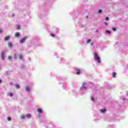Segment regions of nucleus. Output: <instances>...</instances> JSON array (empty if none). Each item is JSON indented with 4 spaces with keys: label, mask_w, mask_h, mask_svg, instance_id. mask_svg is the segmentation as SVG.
Here are the masks:
<instances>
[{
    "label": "nucleus",
    "mask_w": 128,
    "mask_h": 128,
    "mask_svg": "<svg viewBox=\"0 0 128 128\" xmlns=\"http://www.w3.org/2000/svg\"><path fill=\"white\" fill-rule=\"evenodd\" d=\"M94 58L98 64L100 63V58L98 56V55L97 53H94Z\"/></svg>",
    "instance_id": "f257e3e1"
},
{
    "label": "nucleus",
    "mask_w": 128,
    "mask_h": 128,
    "mask_svg": "<svg viewBox=\"0 0 128 128\" xmlns=\"http://www.w3.org/2000/svg\"><path fill=\"white\" fill-rule=\"evenodd\" d=\"M0 57L2 60H4V52H2Z\"/></svg>",
    "instance_id": "f03ea898"
},
{
    "label": "nucleus",
    "mask_w": 128,
    "mask_h": 128,
    "mask_svg": "<svg viewBox=\"0 0 128 128\" xmlns=\"http://www.w3.org/2000/svg\"><path fill=\"white\" fill-rule=\"evenodd\" d=\"M26 39V37H24V38H22L21 40H20V44H22V42H24V40Z\"/></svg>",
    "instance_id": "7ed1b4c3"
},
{
    "label": "nucleus",
    "mask_w": 128,
    "mask_h": 128,
    "mask_svg": "<svg viewBox=\"0 0 128 128\" xmlns=\"http://www.w3.org/2000/svg\"><path fill=\"white\" fill-rule=\"evenodd\" d=\"M100 112H106V108H104L100 110Z\"/></svg>",
    "instance_id": "20e7f679"
},
{
    "label": "nucleus",
    "mask_w": 128,
    "mask_h": 128,
    "mask_svg": "<svg viewBox=\"0 0 128 128\" xmlns=\"http://www.w3.org/2000/svg\"><path fill=\"white\" fill-rule=\"evenodd\" d=\"M26 92H30V88L28 86H26Z\"/></svg>",
    "instance_id": "39448f33"
},
{
    "label": "nucleus",
    "mask_w": 128,
    "mask_h": 128,
    "mask_svg": "<svg viewBox=\"0 0 128 128\" xmlns=\"http://www.w3.org/2000/svg\"><path fill=\"white\" fill-rule=\"evenodd\" d=\"M20 36V34L18 32H16L14 34V36L16 38H18V36Z\"/></svg>",
    "instance_id": "423d86ee"
},
{
    "label": "nucleus",
    "mask_w": 128,
    "mask_h": 128,
    "mask_svg": "<svg viewBox=\"0 0 128 128\" xmlns=\"http://www.w3.org/2000/svg\"><path fill=\"white\" fill-rule=\"evenodd\" d=\"M76 74H80V69H76Z\"/></svg>",
    "instance_id": "0eeeda50"
},
{
    "label": "nucleus",
    "mask_w": 128,
    "mask_h": 128,
    "mask_svg": "<svg viewBox=\"0 0 128 128\" xmlns=\"http://www.w3.org/2000/svg\"><path fill=\"white\" fill-rule=\"evenodd\" d=\"M10 38L9 36H6L4 38L5 40H10Z\"/></svg>",
    "instance_id": "6e6552de"
},
{
    "label": "nucleus",
    "mask_w": 128,
    "mask_h": 128,
    "mask_svg": "<svg viewBox=\"0 0 128 128\" xmlns=\"http://www.w3.org/2000/svg\"><path fill=\"white\" fill-rule=\"evenodd\" d=\"M18 58H20V60H22V58H24V57L22 56V55L19 54L18 55Z\"/></svg>",
    "instance_id": "1a4fd4ad"
},
{
    "label": "nucleus",
    "mask_w": 128,
    "mask_h": 128,
    "mask_svg": "<svg viewBox=\"0 0 128 128\" xmlns=\"http://www.w3.org/2000/svg\"><path fill=\"white\" fill-rule=\"evenodd\" d=\"M8 46L10 48H12V44L10 42L8 43Z\"/></svg>",
    "instance_id": "9d476101"
},
{
    "label": "nucleus",
    "mask_w": 128,
    "mask_h": 128,
    "mask_svg": "<svg viewBox=\"0 0 128 128\" xmlns=\"http://www.w3.org/2000/svg\"><path fill=\"white\" fill-rule=\"evenodd\" d=\"M38 112H42V110L41 108H38Z\"/></svg>",
    "instance_id": "9b49d317"
},
{
    "label": "nucleus",
    "mask_w": 128,
    "mask_h": 128,
    "mask_svg": "<svg viewBox=\"0 0 128 128\" xmlns=\"http://www.w3.org/2000/svg\"><path fill=\"white\" fill-rule=\"evenodd\" d=\"M112 74H113V78H116V74L114 72Z\"/></svg>",
    "instance_id": "f8f14e48"
},
{
    "label": "nucleus",
    "mask_w": 128,
    "mask_h": 128,
    "mask_svg": "<svg viewBox=\"0 0 128 128\" xmlns=\"http://www.w3.org/2000/svg\"><path fill=\"white\" fill-rule=\"evenodd\" d=\"M80 90H86V86H82V88H80Z\"/></svg>",
    "instance_id": "ddd939ff"
},
{
    "label": "nucleus",
    "mask_w": 128,
    "mask_h": 128,
    "mask_svg": "<svg viewBox=\"0 0 128 128\" xmlns=\"http://www.w3.org/2000/svg\"><path fill=\"white\" fill-rule=\"evenodd\" d=\"M8 94L10 96H14V94L12 92L9 93Z\"/></svg>",
    "instance_id": "4468645a"
},
{
    "label": "nucleus",
    "mask_w": 128,
    "mask_h": 128,
    "mask_svg": "<svg viewBox=\"0 0 128 128\" xmlns=\"http://www.w3.org/2000/svg\"><path fill=\"white\" fill-rule=\"evenodd\" d=\"M16 88H20V85L18 84L16 85Z\"/></svg>",
    "instance_id": "2eb2a0df"
},
{
    "label": "nucleus",
    "mask_w": 128,
    "mask_h": 128,
    "mask_svg": "<svg viewBox=\"0 0 128 128\" xmlns=\"http://www.w3.org/2000/svg\"><path fill=\"white\" fill-rule=\"evenodd\" d=\"M25 116L24 115H22L21 116L20 118H22V120H24V118Z\"/></svg>",
    "instance_id": "dca6fc26"
},
{
    "label": "nucleus",
    "mask_w": 128,
    "mask_h": 128,
    "mask_svg": "<svg viewBox=\"0 0 128 128\" xmlns=\"http://www.w3.org/2000/svg\"><path fill=\"white\" fill-rule=\"evenodd\" d=\"M91 40H92L90 39H88L86 42L87 44H88V42H90Z\"/></svg>",
    "instance_id": "f3484780"
},
{
    "label": "nucleus",
    "mask_w": 128,
    "mask_h": 128,
    "mask_svg": "<svg viewBox=\"0 0 128 128\" xmlns=\"http://www.w3.org/2000/svg\"><path fill=\"white\" fill-rule=\"evenodd\" d=\"M8 120H12V118H10V117H8Z\"/></svg>",
    "instance_id": "a211bd4d"
},
{
    "label": "nucleus",
    "mask_w": 128,
    "mask_h": 128,
    "mask_svg": "<svg viewBox=\"0 0 128 128\" xmlns=\"http://www.w3.org/2000/svg\"><path fill=\"white\" fill-rule=\"evenodd\" d=\"M17 30H20V26H18L16 28Z\"/></svg>",
    "instance_id": "6ab92c4d"
},
{
    "label": "nucleus",
    "mask_w": 128,
    "mask_h": 128,
    "mask_svg": "<svg viewBox=\"0 0 128 128\" xmlns=\"http://www.w3.org/2000/svg\"><path fill=\"white\" fill-rule=\"evenodd\" d=\"M102 10H98V13L100 14V13H102Z\"/></svg>",
    "instance_id": "aec40b11"
},
{
    "label": "nucleus",
    "mask_w": 128,
    "mask_h": 128,
    "mask_svg": "<svg viewBox=\"0 0 128 128\" xmlns=\"http://www.w3.org/2000/svg\"><path fill=\"white\" fill-rule=\"evenodd\" d=\"M26 118H30V114H27L26 115Z\"/></svg>",
    "instance_id": "412c9836"
},
{
    "label": "nucleus",
    "mask_w": 128,
    "mask_h": 128,
    "mask_svg": "<svg viewBox=\"0 0 128 128\" xmlns=\"http://www.w3.org/2000/svg\"><path fill=\"white\" fill-rule=\"evenodd\" d=\"M90 98H91V100H92V101L94 100V96H91Z\"/></svg>",
    "instance_id": "4be33fe9"
},
{
    "label": "nucleus",
    "mask_w": 128,
    "mask_h": 128,
    "mask_svg": "<svg viewBox=\"0 0 128 128\" xmlns=\"http://www.w3.org/2000/svg\"><path fill=\"white\" fill-rule=\"evenodd\" d=\"M106 34H111L110 31L106 30Z\"/></svg>",
    "instance_id": "5701e85b"
},
{
    "label": "nucleus",
    "mask_w": 128,
    "mask_h": 128,
    "mask_svg": "<svg viewBox=\"0 0 128 128\" xmlns=\"http://www.w3.org/2000/svg\"><path fill=\"white\" fill-rule=\"evenodd\" d=\"M50 36H52L53 38H54V34H50Z\"/></svg>",
    "instance_id": "b1692460"
},
{
    "label": "nucleus",
    "mask_w": 128,
    "mask_h": 128,
    "mask_svg": "<svg viewBox=\"0 0 128 128\" xmlns=\"http://www.w3.org/2000/svg\"><path fill=\"white\" fill-rule=\"evenodd\" d=\"M8 60H12V56H8Z\"/></svg>",
    "instance_id": "393cba45"
},
{
    "label": "nucleus",
    "mask_w": 128,
    "mask_h": 128,
    "mask_svg": "<svg viewBox=\"0 0 128 128\" xmlns=\"http://www.w3.org/2000/svg\"><path fill=\"white\" fill-rule=\"evenodd\" d=\"M14 58L15 60H16V54H15L14 55Z\"/></svg>",
    "instance_id": "a878e982"
},
{
    "label": "nucleus",
    "mask_w": 128,
    "mask_h": 128,
    "mask_svg": "<svg viewBox=\"0 0 128 128\" xmlns=\"http://www.w3.org/2000/svg\"><path fill=\"white\" fill-rule=\"evenodd\" d=\"M105 20H108V17H106Z\"/></svg>",
    "instance_id": "bb28decb"
},
{
    "label": "nucleus",
    "mask_w": 128,
    "mask_h": 128,
    "mask_svg": "<svg viewBox=\"0 0 128 128\" xmlns=\"http://www.w3.org/2000/svg\"><path fill=\"white\" fill-rule=\"evenodd\" d=\"M113 30L115 32V30H116V28H112Z\"/></svg>",
    "instance_id": "cd10ccee"
},
{
    "label": "nucleus",
    "mask_w": 128,
    "mask_h": 128,
    "mask_svg": "<svg viewBox=\"0 0 128 128\" xmlns=\"http://www.w3.org/2000/svg\"><path fill=\"white\" fill-rule=\"evenodd\" d=\"M105 26H108V23L107 22H104Z\"/></svg>",
    "instance_id": "c85d7f7f"
},
{
    "label": "nucleus",
    "mask_w": 128,
    "mask_h": 128,
    "mask_svg": "<svg viewBox=\"0 0 128 128\" xmlns=\"http://www.w3.org/2000/svg\"><path fill=\"white\" fill-rule=\"evenodd\" d=\"M84 84H86V82H83L82 85L84 86Z\"/></svg>",
    "instance_id": "c756f323"
},
{
    "label": "nucleus",
    "mask_w": 128,
    "mask_h": 128,
    "mask_svg": "<svg viewBox=\"0 0 128 128\" xmlns=\"http://www.w3.org/2000/svg\"><path fill=\"white\" fill-rule=\"evenodd\" d=\"M2 30H0V32H2Z\"/></svg>",
    "instance_id": "7c9ffc66"
},
{
    "label": "nucleus",
    "mask_w": 128,
    "mask_h": 128,
    "mask_svg": "<svg viewBox=\"0 0 128 128\" xmlns=\"http://www.w3.org/2000/svg\"><path fill=\"white\" fill-rule=\"evenodd\" d=\"M86 18H88V16H86Z\"/></svg>",
    "instance_id": "2f4dec72"
},
{
    "label": "nucleus",
    "mask_w": 128,
    "mask_h": 128,
    "mask_svg": "<svg viewBox=\"0 0 128 128\" xmlns=\"http://www.w3.org/2000/svg\"><path fill=\"white\" fill-rule=\"evenodd\" d=\"M0 82H2V80H0Z\"/></svg>",
    "instance_id": "473e14b6"
},
{
    "label": "nucleus",
    "mask_w": 128,
    "mask_h": 128,
    "mask_svg": "<svg viewBox=\"0 0 128 128\" xmlns=\"http://www.w3.org/2000/svg\"><path fill=\"white\" fill-rule=\"evenodd\" d=\"M12 16H14V14H12Z\"/></svg>",
    "instance_id": "72a5a7b5"
},
{
    "label": "nucleus",
    "mask_w": 128,
    "mask_h": 128,
    "mask_svg": "<svg viewBox=\"0 0 128 128\" xmlns=\"http://www.w3.org/2000/svg\"><path fill=\"white\" fill-rule=\"evenodd\" d=\"M91 45L92 46V43L91 44Z\"/></svg>",
    "instance_id": "f704fd0d"
}]
</instances>
